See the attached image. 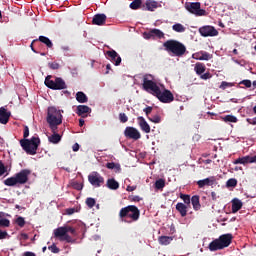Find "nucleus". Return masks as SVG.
<instances>
[{
  "mask_svg": "<svg viewBox=\"0 0 256 256\" xmlns=\"http://www.w3.org/2000/svg\"><path fill=\"white\" fill-rule=\"evenodd\" d=\"M199 33L202 37H217L219 31L213 26H203L199 28Z\"/></svg>",
  "mask_w": 256,
  "mask_h": 256,
  "instance_id": "nucleus-9",
  "label": "nucleus"
},
{
  "mask_svg": "<svg viewBox=\"0 0 256 256\" xmlns=\"http://www.w3.org/2000/svg\"><path fill=\"white\" fill-rule=\"evenodd\" d=\"M165 187V181L163 179H158L155 182V189H163Z\"/></svg>",
  "mask_w": 256,
  "mask_h": 256,
  "instance_id": "nucleus-40",
  "label": "nucleus"
},
{
  "mask_svg": "<svg viewBox=\"0 0 256 256\" xmlns=\"http://www.w3.org/2000/svg\"><path fill=\"white\" fill-rule=\"evenodd\" d=\"M16 224L18 225V227H25V218L23 217H18L16 219Z\"/></svg>",
  "mask_w": 256,
  "mask_h": 256,
  "instance_id": "nucleus-45",
  "label": "nucleus"
},
{
  "mask_svg": "<svg viewBox=\"0 0 256 256\" xmlns=\"http://www.w3.org/2000/svg\"><path fill=\"white\" fill-rule=\"evenodd\" d=\"M24 139L20 140V145L27 153V155H37V149H39V145H41V139L39 137L33 136L31 139H27L29 137V127H24Z\"/></svg>",
  "mask_w": 256,
  "mask_h": 256,
  "instance_id": "nucleus-2",
  "label": "nucleus"
},
{
  "mask_svg": "<svg viewBox=\"0 0 256 256\" xmlns=\"http://www.w3.org/2000/svg\"><path fill=\"white\" fill-rule=\"evenodd\" d=\"M149 121H151L152 123H161V116L159 115H154L151 118H148Z\"/></svg>",
  "mask_w": 256,
  "mask_h": 256,
  "instance_id": "nucleus-47",
  "label": "nucleus"
},
{
  "mask_svg": "<svg viewBox=\"0 0 256 256\" xmlns=\"http://www.w3.org/2000/svg\"><path fill=\"white\" fill-rule=\"evenodd\" d=\"M66 234H67L66 226L58 227L57 229L54 230V237L63 239Z\"/></svg>",
  "mask_w": 256,
  "mask_h": 256,
  "instance_id": "nucleus-25",
  "label": "nucleus"
},
{
  "mask_svg": "<svg viewBox=\"0 0 256 256\" xmlns=\"http://www.w3.org/2000/svg\"><path fill=\"white\" fill-rule=\"evenodd\" d=\"M190 203L192 204L194 211H199V209H201V202H200L199 195L192 196Z\"/></svg>",
  "mask_w": 256,
  "mask_h": 256,
  "instance_id": "nucleus-24",
  "label": "nucleus"
},
{
  "mask_svg": "<svg viewBox=\"0 0 256 256\" xmlns=\"http://www.w3.org/2000/svg\"><path fill=\"white\" fill-rule=\"evenodd\" d=\"M233 163L234 165H248V163H256V155L239 157Z\"/></svg>",
  "mask_w": 256,
  "mask_h": 256,
  "instance_id": "nucleus-14",
  "label": "nucleus"
},
{
  "mask_svg": "<svg viewBox=\"0 0 256 256\" xmlns=\"http://www.w3.org/2000/svg\"><path fill=\"white\" fill-rule=\"evenodd\" d=\"M60 241H66L67 243H73L74 240L69 234H65L63 238H60Z\"/></svg>",
  "mask_w": 256,
  "mask_h": 256,
  "instance_id": "nucleus-46",
  "label": "nucleus"
},
{
  "mask_svg": "<svg viewBox=\"0 0 256 256\" xmlns=\"http://www.w3.org/2000/svg\"><path fill=\"white\" fill-rule=\"evenodd\" d=\"M124 135L125 137H128V139H134V141L139 140V138L141 137V133L139 132V130L131 126L126 127Z\"/></svg>",
  "mask_w": 256,
  "mask_h": 256,
  "instance_id": "nucleus-12",
  "label": "nucleus"
},
{
  "mask_svg": "<svg viewBox=\"0 0 256 256\" xmlns=\"http://www.w3.org/2000/svg\"><path fill=\"white\" fill-rule=\"evenodd\" d=\"M66 233H71V235H77V231L71 226H66Z\"/></svg>",
  "mask_w": 256,
  "mask_h": 256,
  "instance_id": "nucleus-51",
  "label": "nucleus"
},
{
  "mask_svg": "<svg viewBox=\"0 0 256 256\" xmlns=\"http://www.w3.org/2000/svg\"><path fill=\"white\" fill-rule=\"evenodd\" d=\"M49 251H51V253H59V247H57L56 244H52L51 246L48 247Z\"/></svg>",
  "mask_w": 256,
  "mask_h": 256,
  "instance_id": "nucleus-49",
  "label": "nucleus"
},
{
  "mask_svg": "<svg viewBox=\"0 0 256 256\" xmlns=\"http://www.w3.org/2000/svg\"><path fill=\"white\" fill-rule=\"evenodd\" d=\"M212 201H217L219 199V196H217V193L211 192Z\"/></svg>",
  "mask_w": 256,
  "mask_h": 256,
  "instance_id": "nucleus-62",
  "label": "nucleus"
},
{
  "mask_svg": "<svg viewBox=\"0 0 256 256\" xmlns=\"http://www.w3.org/2000/svg\"><path fill=\"white\" fill-rule=\"evenodd\" d=\"M143 2L141 0H134L130 4V9L137 10L140 9Z\"/></svg>",
  "mask_w": 256,
  "mask_h": 256,
  "instance_id": "nucleus-38",
  "label": "nucleus"
},
{
  "mask_svg": "<svg viewBox=\"0 0 256 256\" xmlns=\"http://www.w3.org/2000/svg\"><path fill=\"white\" fill-rule=\"evenodd\" d=\"M206 67L205 64L198 62L195 65L194 71H196L197 75H203L205 73Z\"/></svg>",
  "mask_w": 256,
  "mask_h": 256,
  "instance_id": "nucleus-32",
  "label": "nucleus"
},
{
  "mask_svg": "<svg viewBox=\"0 0 256 256\" xmlns=\"http://www.w3.org/2000/svg\"><path fill=\"white\" fill-rule=\"evenodd\" d=\"M11 117V112L7 111L5 107L0 108V123L2 125H7L9 123V118Z\"/></svg>",
  "mask_w": 256,
  "mask_h": 256,
  "instance_id": "nucleus-16",
  "label": "nucleus"
},
{
  "mask_svg": "<svg viewBox=\"0 0 256 256\" xmlns=\"http://www.w3.org/2000/svg\"><path fill=\"white\" fill-rule=\"evenodd\" d=\"M192 57L197 61H209V59H211V54H209V52L200 51V52L194 53Z\"/></svg>",
  "mask_w": 256,
  "mask_h": 256,
  "instance_id": "nucleus-18",
  "label": "nucleus"
},
{
  "mask_svg": "<svg viewBox=\"0 0 256 256\" xmlns=\"http://www.w3.org/2000/svg\"><path fill=\"white\" fill-rule=\"evenodd\" d=\"M185 9L192 13V15H196V17H203L207 13V11L201 9L200 2H188L185 4Z\"/></svg>",
  "mask_w": 256,
  "mask_h": 256,
  "instance_id": "nucleus-7",
  "label": "nucleus"
},
{
  "mask_svg": "<svg viewBox=\"0 0 256 256\" xmlns=\"http://www.w3.org/2000/svg\"><path fill=\"white\" fill-rule=\"evenodd\" d=\"M150 35H152L153 37H158V39H162L165 34L159 29H152L150 31Z\"/></svg>",
  "mask_w": 256,
  "mask_h": 256,
  "instance_id": "nucleus-37",
  "label": "nucleus"
},
{
  "mask_svg": "<svg viewBox=\"0 0 256 256\" xmlns=\"http://www.w3.org/2000/svg\"><path fill=\"white\" fill-rule=\"evenodd\" d=\"M72 150H73L74 152L79 151V144H78V143H75V144L72 146Z\"/></svg>",
  "mask_w": 256,
  "mask_h": 256,
  "instance_id": "nucleus-63",
  "label": "nucleus"
},
{
  "mask_svg": "<svg viewBox=\"0 0 256 256\" xmlns=\"http://www.w3.org/2000/svg\"><path fill=\"white\" fill-rule=\"evenodd\" d=\"M7 173V168L5 167V164L0 160V177L5 175Z\"/></svg>",
  "mask_w": 256,
  "mask_h": 256,
  "instance_id": "nucleus-48",
  "label": "nucleus"
},
{
  "mask_svg": "<svg viewBox=\"0 0 256 256\" xmlns=\"http://www.w3.org/2000/svg\"><path fill=\"white\" fill-rule=\"evenodd\" d=\"M46 121L51 131H55V129L63 123V114H61V110L53 106L48 107Z\"/></svg>",
  "mask_w": 256,
  "mask_h": 256,
  "instance_id": "nucleus-5",
  "label": "nucleus"
},
{
  "mask_svg": "<svg viewBox=\"0 0 256 256\" xmlns=\"http://www.w3.org/2000/svg\"><path fill=\"white\" fill-rule=\"evenodd\" d=\"M196 183L199 189H203L205 187H213V185L217 184V178H215V176H210L208 178L198 180Z\"/></svg>",
  "mask_w": 256,
  "mask_h": 256,
  "instance_id": "nucleus-11",
  "label": "nucleus"
},
{
  "mask_svg": "<svg viewBox=\"0 0 256 256\" xmlns=\"http://www.w3.org/2000/svg\"><path fill=\"white\" fill-rule=\"evenodd\" d=\"M113 171L114 173H121V164H116Z\"/></svg>",
  "mask_w": 256,
  "mask_h": 256,
  "instance_id": "nucleus-58",
  "label": "nucleus"
},
{
  "mask_svg": "<svg viewBox=\"0 0 256 256\" xmlns=\"http://www.w3.org/2000/svg\"><path fill=\"white\" fill-rule=\"evenodd\" d=\"M158 3L153 0H147L145 5L142 6V9H146V11H155L157 9Z\"/></svg>",
  "mask_w": 256,
  "mask_h": 256,
  "instance_id": "nucleus-23",
  "label": "nucleus"
},
{
  "mask_svg": "<svg viewBox=\"0 0 256 256\" xmlns=\"http://www.w3.org/2000/svg\"><path fill=\"white\" fill-rule=\"evenodd\" d=\"M97 204V201L95 198L89 197L86 199V205L89 207V209H93V207Z\"/></svg>",
  "mask_w": 256,
  "mask_h": 256,
  "instance_id": "nucleus-39",
  "label": "nucleus"
},
{
  "mask_svg": "<svg viewBox=\"0 0 256 256\" xmlns=\"http://www.w3.org/2000/svg\"><path fill=\"white\" fill-rule=\"evenodd\" d=\"M119 120H120V123H127V121H129V117H127V114L125 113H120Z\"/></svg>",
  "mask_w": 256,
  "mask_h": 256,
  "instance_id": "nucleus-44",
  "label": "nucleus"
},
{
  "mask_svg": "<svg viewBox=\"0 0 256 256\" xmlns=\"http://www.w3.org/2000/svg\"><path fill=\"white\" fill-rule=\"evenodd\" d=\"M24 256H36L33 252H25Z\"/></svg>",
  "mask_w": 256,
  "mask_h": 256,
  "instance_id": "nucleus-64",
  "label": "nucleus"
},
{
  "mask_svg": "<svg viewBox=\"0 0 256 256\" xmlns=\"http://www.w3.org/2000/svg\"><path fill=\"white\" fill-rule=\"evenodd\" d=\"M7 237H9V233L0 229V241L3 239H7Z\"/></svg>",
  "mask_w": 256,
  "mask_h": 256,
  "instance_id": "nucleus-52",
  "label": "nucleus"
},
{
  "mask_svg": "<svg viewBox=\"0 0 256 256\" xmlns=\"http://www.w3.org/2000/svg\"><path fill=\"white\" fill-rule=\"evenodd\" d=\"M106 187L112 191H117V189H119V182H117L114 178H110L106 182Z\"/></svg>",
  "mask_w": 256,
  "mask_h": 256,
  "instance_id": "nucleus-28",
  "label": "nucleus"
},
{
  "mask_svg": "<svg viewBox=\"0 0 256 256\" xmlns=\"http://www.w3.org/2000/svg\"><path fill=\"white\" fill-rule=\"evenodd\" d=\"M226 187H237V179L235 178H230L226 182Z\"/></svg>",
  "mask_w": 256,
  "mask_h": 256,
  "instance_id": "nucleus-41",
  "label": "nucleus"
},
{
  "mask_svg": "<svg viewBox=\"0 0 256 256\" xmlns=\"http://www.w3.org/2000/svg\"><path fill=\"white\" fill-rule=\"evenodd\" d=\"M52 135L48 137L49 143H53V145H57V143L61 142V135L57 133V129L51 130Z\"/></svg>",
  "mask_w": 256,
  "mask_h": 256,
  "instance_id": "nucleus-22",
  "label": "nucleus"
},
{
  "mask_svg": "<svg viewBox=\"0 0 256 256\" xmlns=\"http://www.w3.org/2000/svg\"><path fill=\"white\" fill-rule=\"evenodd\" d=\"M180 199L184 201V205H187L188 207H191V196L189 194H180Z\"/></svg>",
  "mask_w": 256,
  "mask_h": 256,
  "instance_id": "nucleus-35",
  "label": "nucleus"
},
{
  "mask_svg": "<svg viewBox=\"0 0 256 256\" xmlns=\"http://www.w3.org/2000/svg\"><path fill=\"white\" fill-rule=\"evenodd\" d=\"M188 209H189V206H187V204H184L183 202H178L176 204V211L179 212L181 217H187Z\"/></svg>",
  "mask_w": 256,
  "mask_h": 256,
  "instance_id": "nucleus-21",
  "label": "nucleus"
},
{
  "mask_svg": "<svg viewBox=\"0 0 256 256\" xmlns=\"http://www.w3.org/2000/svg\"><path fill=\"white\" fill-rule=\"evenodd\" d=\"M243 207V202L239 199H233L232 200V213H237L238 211H241Z\"/></svg>",
  "mask_w": 256,
  "mask_h": 256,
  "instance_id": "nucleus-27",
  "label": "nucleus"
},
{
  "mask_svg": "<svg viewBox=\"0 0 256 256\" xmlns=\"http://www.w3.org/2000/svg\"><path fill=\"white\" fill-rule=\"evenodd\" d=\"M116 165H117V163H115V162H108V163L106 164V167H107V169L114 170L115 167H116Z\"/></svg>",
  "mask_w": 256,
  "mask_h": 256,
  "instance_id": "nucleus-54",
  "label": "nucleus"
},
{
  "mask_svg": "<svg viewBox=\"0 0 256 256\" xmlns=\"http://www.w3.org/2000/svg\"><path fill=\"white\" fill-rule=\"evenodd\" d=\"M76 101H78V103H87L89 98L84 92L79 91L76 93Z\"/></svg>",
  "mask_w": 256,
  "mask_h": 256,
  "instance_id": "nucleus-30",
  "label": "nucleus"
},
{
  "mask_svg": "<svg viewBox=\"0 0 256 256\" xmlns=\"http://www.w3.org/2000/svg\"><path fill=\"white\" fill-rule=\"evenodd\" d=\"M11 225V221L7 218L0 219V227H9Z\"/></svg>",
  "mask_w": 256,
  "mask_h": 256,
  "instance_id": "nucleus-43",
  "label": "nucleus"
},
{
  "mask_svg": "<svg viewBox=\"0 0 256 256\" xmlns=\"http://www.w3.org/2000/svg\"><path fill=\"white\" fill-rule=\"evenodd\" d=\"M144 113H146L147 117L151 115V112L153 111V107L147 106L146 108L143 109Z\"/></svg>",
  "mask_w": 256,
  "mask_h": 256,
  "instance_id": "nucleus-53",
  "label": "nucleus"
},
{
  "mask_svg": "<svg viewBox=\"0 0 256 256\" xmlns=\"http://www.w3.org/2000/svg\"><path fill=\"white\" fill-rule=\"evenodd\" d=\"M71 187H73V189H76V191H81L83 189V184L74 181L71 183Z\"/></svg>",
  "mask_w": 256,
  "mask_h": 256,
  "instance_id": "nucleus-42",
  "label": "nucleus"
},
{
  "mask_svg": "<svg viewBox=\"0 0 256 256\" xmlns=\"http://www.w3.org/2000/svg\"><path fill=\"white\" fill-rule=\"evenodd\" d=\"M131 201H134L135 203H139V201H141V197H139V196H132L131 197Z\"/></svg>",
  "mask_w": 256,
  "mask_h": 256,
  "instance_id": "nucleus-60",
  "label": "nucleus"
},
{
  "mask_svg": "<svg viewBox=\"0 0 256 256\" xmlns=\"http://www.w3.org/2000/svg\"><path fill=\"white\" fill-rule=\"evenodd\" d=\"M163 47L167 53L172 55L173 57H183L185 53H187V47L185 44L177 41V40H167L163 43Z\"/></svg>",
  "mask_w": 256,
  "mask_h": 256,
  "instance_id": "nucleus-3",
  "label": "nucleus"
},
{
  "mask_svg": "<svg viewBox=\"0 0 256 256\" xmlns=\"http://www.w3.org/2000/svg\"><path fill=\"white\" fill-rule=\"evenodd\" d=\"M76 113L79 117H87V113H91V108L87 105H78Z\"/></svg>",
  "mask_w": 256,
  "mask_h": 256,
  "instance_id": "nucleus-20",
  "label": "nucleus"
},
{
  "mask_svg": "<svg viewBox=\"0 0 256 256\" xmlns=\"http://www.w3.org/2000/svg\"><path fill=\"white\" fill-rule=\"evenodd\" d=\"M49 67H50V69L55 71V70L59 69V67H61V65H59V63H57V62H52V63H49Z\"/></svg>",
  "mask_w": 256,
  "mask_h": 256,
  "instance_id": "nucleus-50",
  "label": "nucleus"
},
{
  "mask_svg": "<svg viewBox=\"0 0 256 256\" xmlns=\"http://www.w3.org/2000/svg\"><path fill=\"white\" fill-rule=\"evenodd\" d=\"M221 120L224 121V123H237V121H239V119L236 116L231 114L222 116Z\"/></svg>",
  "mask_w": 256,
  "mask_h": 256,
  "instance_id": "nucleus-31",
  "label": "nucleus"
},
{
  "mask_svg": "<svg viewBox=\"0 0 256 256\" xmlns=\"http://www.w3.org/2000/svg\"><path fill=\"white\" fill-rule=\"evenodd\" d=\"M208 249L210 251H219L223 249V246L221 245V242H219V239H215L209 244Z\"/></svg>",
  "mask_w": 256,
  "mask_h": 256,
  "instance_id": "nucleus-26",
  "label": "nucleus"
},
{
  "mask_svg": "<svg viewBox=\"0 0 256 256\" xmlns=\"http://www.w3.org/2000/svg\"><path fill=\"white\" fill-rule=\"evenodd\" d=\"M51 77V75H48L44 81L48 89H52L53 91H61L63 89H67V83H65V80H63V78L56 77L55 80H52Z\"/></svg>",
  "mask_w": 256,
  "mask_h": 256,
  "instance_id": "nucleus-6",
  "label": "nucleus"
},
{
  "mask_svg": "<svg viewBox=\"0 0 256 256\" xmlns=\"http://www.w3.org/2000/svg\"><path fill=\"white\" fill-rule=\"evenodd\" d=\"M247 123H249V125H256V117L254 118H247L246 119Z\"/></svg>",
  "mask_w": 256,
  "mask_h": 256,
  "instance_id": "nucleus-57",
  "label": "nucleus"
},
{
  "mask_svg": "<svg viewBox=\"0 0 256 256\" xmlns=\"http://www.w3.org/2000/svg\"><path fill=\"white\" fill-rule=\"evenodd\" d=\"M29 175H31V170L23 169L20 172L16 173L14 177H16V181L19 185H25V183L29 181Z\"/></svg>",
  "mask_w": 256,
  "mask_h": 256,
  "instance_id": "nucleus-10",
  "label": "nucleus"
},
{
  "mask_svg": "<svg viewBox=\"0 0 256 256\" xmlns=\"http://www.w3.org/2000/svg\"><path fill=\"white\" fill-rule=\"evenodd\" d=\"M105 55H107L109 61H111L112 63H114V65L116 67H119V65H121V56H119V54L117 53V51L115 50H108L106 51Z\"/></svg>",
  "mask_w": 256,
  "mask_h": 256,
  "instance_id": "nucleus-13",
  "label": "nucleus"
},
{
  "mask_svg": "<svg viewBox=\"0 0 256 256\" xmlns=\"http://www.w3.org/2000/svg\"><path fill=\"white\" fill-rule=\"evenodd\" d=\"M137 121H138V125H139L140 129L144 133H151V126H149V123H147V121L145 120V118L143 116H139L137 118Z\"/></svg>",
  "mask_w": 256,
  "mask_h": 256,
  "instance_id": "nucleus-17",
  "label": "nucleus"
},
{
  "mask_svg": "<svg viewBox=\"0 0 256 256\" xmlns=\"http://www.w3.org/2000/svg\"><path fill=\"white\" fill-rule=\"evenodd\" d=\"M173 31H176V33H185V26L181 23H176L172 26Z\"/></svg>",
  "mask_w": 256,
  "mask_h": 256,
  "instance_id": "nucleus-36",
  "label": "nucleus"
},
{
  "mask_svg": "<svg viewBox=\"0 0 256 256\" xmlns=\"http://www.w3.org/2000/svg\"><path fill=\"white\" fill-rule=\"evenodd\" d=\"M240 85H245L249 89L251 87V80H242Z\"/></svg>",
  "mask_w": 256,
  "mask_h": 256,
  "instance_id": "nucleus-55",
  "label": "nucleus"
},
{
  "mask_svg": "<svg viewBox=\"0 0 256 256\" xmlns=\"http://www.w3.org/2000/svg\"><path fill=\"white\" fill-rule=\"evenodd\" d=\"M37 40L40 41V43H44V45H46L48 49H51L53 47V42H51V40L46 36H39V39Z\"/></svg>",
  "mask_w": 256,
  "mask_h": 256,
  "instance_id": "nucleus-34",
  "label": "nucleus"
},
{
  "mask_svg": "<svg viewBox=\"0 0 256 256\" xmlns=\"http://www.w3.org/2000/svg\"><path fill=\"white\" fill-rule=\"evenodd\" d=\"M73 213H75V208L66 209V215H73Z\"/></svg>",
  "mask_w": 256,
  "mask_h": 256,
  "instance_id": "nucleus-59",
  "label": "nucleus"
},
{
  "mask_svg": "<svg viewBox=\"0 0 256 256\" xmlns=\"http://www.w3.org/2000/svg\"><path fill=\"white\" fill-rule=\"evenodd\" d=\"M88 181L92 187H103L105 178L99 172H92L88 175Z\"/></svg>",
  "mask_w": 256,
  "mask_h": 256,
  "instance_id": "nucleus-8",
  "label": "nucleus"
},
{
  "mask_svg": "<svg viewBox=\"0 0 256 256\" xmlns=\"http://www.w3.org/2000/svg\"><path fill=\"white\" fill-rule=\"evenodd\" d=\"M171 241H173V236H159L158 243L160 245H170Z\"/></svg>",
  "mask_w": 256,
  "mask_h": 256,
  "instance_id": "nucleus-29",
  "label": "nucleus"
},
{
  "mask_svg": "<svg viewBox=\"0 0 256 256\" xmlns=\"http://www.w3.org/2000/svg\"><path fill=\"white\" fill-rule=\"evenodd\" d=\"M201 79H204V81H207V79H211V73L207 72L202 74Z\"/></svg>",
  "mask_w": 256,
  "mask_h": 256,
  "instance_id": "nucleus-56",
  "label": "nucleus"
},
{
  "mask_svg": "<svg viewBox=\"0 0 256 256\" xmlns=\"http://www.w3.org/2000/svg\"><path fill=\"white\" fill-rule=\"evenodd\" d=\"M107 21V15L105 14H96L94 15L92 19L93 25H105V22Z\"/></svg>",
  "mask_w": 256,
  "mask_h": 256,
  "instance_id": "nucleus-19",
  "label": "nucleus"
},
{
  "mask_svg": "<svg viewBox=\"0 0 256 256\" xmlns=\"http://www.w3.org/2000/svg\"><path fill=\"white\" fill-rule=\"evenodd\" d=\"M19 182H17V178L15 176L7 178L4 180V185L7 187H15V185H18Z\"/></svg>",
  "mask_w": 256,
  "mask_h": 256,
  "instance_id": "nucleus-33",
  "label": "nucleus"
},
{
  "mask_svg": "<svg viewBox=\"0 0 256 256\" xmlns=\"http://www.w3.org/2000/svg\"><path fill=\"white\" fill-rule=\"evenodd\" d=\"M142 87L144 91H147V93H151V95L157 97L161 103H173V101H175L173 93L168 89L161 90L157 83L153 81V75L151 74L143 76Z\"/></svg>",
  "mask_w": 256,
  "mask_h": 256,
  "instance_id": "nucleus-1",
  "label": "nucleus"
},
{
  "mask_svg": "<svg viewBox=\"0 0 256 256\" xmlns=\"http://www.w3.org/2000/svg\"><path fill=\"white\" fill-rule=\"evenodd\" d=\"M227 87H229V83L223 81L220 85V89H227Z\"/></svg>",
  "mask_w": 256,
  "mask_h": 256,
  "instance_id": "nucleus-61",
  "label": "nucleus"
},
{
  "mask_svg": "<svg viewBox=\"0 0 256 256\" xmlns=\"http://www.w3.org/2000/svg\"><path fill=\"white\" fill-rule=\"evenodd\" d=\"M220 245H222V249L225 247H229L231 245V241H233V234H223L218 238Z\"/></svg>",
  "mask_w": 256,
  "mask_h": 256,
  "instance_id": "nucleus-15",
  "label": "nucleus"
},
{
  "mask_svg": "<svg viewBox=\"0 0 256 256\" xmlns=\"http://www.w3.org/2000/svg\"><path fill=\"white\" fill-rule=\"evenodd\" d=\"M119 217L121 221H125V223H133V221H139V217H141V211L139 208H137V206L129 205L121 208Z\"/></svg>",
  "mask_w": 256,
  "mask_h": 256,
  "instance_id": "nucleus-4",
  "label": "nucleus"
}]
</instances>
